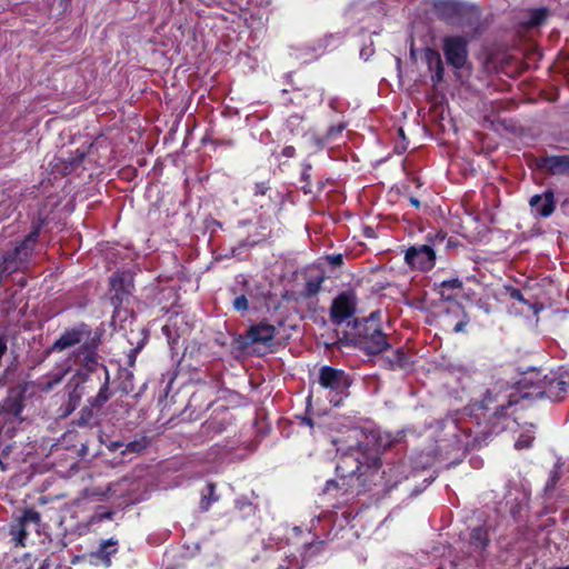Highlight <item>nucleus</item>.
Listing matches in <instances>:
<instances>
[{"instance_id":"7ed1b4c3","label":"nucleus","mask_w":569,"mask_h":569,"mask_svg":"<svg viewBox=\"0 0 569 569\" xmlns=\"http://www.w3.org/2000/svg\"><path fill=\"white\" fill-rule=\"evenodd\" d=\"M363 461L360 459V448L351 449L349 452L343 453L339 457L336 466L338 477L341 479V483L336 480L327 481L325 493L333 495L332 489H336L335 495H348V490L343 489L346 486V479L352 478L358 475V478L363 475L362 471Z\"/></svg>"},{"instance_id":"cd10ccee","label":"nucleus","mask_w":569,"mask_h":569,"mask_svg":"<svg viewBox=\"0 0 569 569\" xmlns=\"http://www.w3.org/2000/svg\"><path fill=\"white\" fill-rule=\"evenodd\" d=\"M389 369H408L410 367V361L402 348L397 349L392 357L385 360Z\"/></svg>"},{"instance_id":"4468645a","label":"nucleus","mask_w":569,"mask_h":569,"mask_svg":"<svg viewBox=\"0 0 569 569\" xmlns=\"http://www.w3.org/2000/svg\"><path fill=\"white\" fill-rule=\"evenodd\" d=\"M408 264L420 270H430L435 266L436 253L428 244L412 246L406 251Z\"/></svg>"},{"instance_id":"a878e982","label":"nucleus","mask_w":569,"mask_h":569,"mask_svg":"<svg viewBox=\"0 0 569 569\" xmlns=\"http://www.w3.org/2000/svg\"><path fill=\"white\" fill-rule=\"evenodd\" d=\"M67 371H68V369L60 370V371L52 372L46 377L38 379V381H37L38 390H40L42 392L51 391L56 386H58L62 381Z\"/></svg>"},{"instance_id":"37998d69","label":"nucleus","mask_w":569,"mask_h":569,"mask_svg":"<svg viewBox=\"0 0 569 569\" xmlns=\"http://www.w3.org/2000/svg\"><path fill=\"white\" fill-rule=\"evenodd\" d=\"M521 487H522L521 491H520V490H518V489H517L515 492H513V491H511V490H509V491L507 492V495H508V496H513V495H516V496H517V495H520V493H521L523 497H528V496H530V495H531V491H530V490H528L527 488H525V486H523V485H521Z\"/></svg>"},{"instance_id":"6e6552de","label":"nucleus","mask_w":569,"mask_h":569,"mask_svg":"<svg viewBox=\"0 0 569 569\" xmlns=\"http://www.w3.org/2000/svg\"><path fill=\"white\" fill-rule=\"evenodd\" d=\"M23 406L18 398H8L0 407V446L4 438H12L13 433L21 422V412Z\"/></svg>"},{"instance_id":"bb28decb","label":"nucleus","mask_w":569,"mask_h":569,"mask_svg":"<svg viewBox=\"0 0 569 569\" xmlns=\"http://www.w3.org/2000/svg\"><path fill=\"white\" fill-rule=\"evenodd\" d=\"M561 480V465L556 463L552 469L549 471L548 479L543 486V493L547 496H551L555 493L557 487L560 485Z\"/></svg>"},{"instance_id":"2eb2a0df","label":"nucleus","mask_w":569,"mask_h":569,"mask_svg":"<svg viewBox=\"0 0 569 569\" xmlns=\"http://www.w3.org/2000/svg\"><path fill=\"white\" fill-rule=\"evenodd\" d=\"M119 541L116 538L101 540L98 548L89 555L90 563L102 565L106 568L111 566V558L118 552Z\"/></svg>"},{"instance_id":"423d86ee","label":"nucleus","mask_w":569,"mask_h":569,"mask_svg":"<svg viewBox=\"0 0 569 569\" xmlns=\"http://www.w3.org/2000/svg\"><path fill=\"white\" fill-rule=\"evenodd\" d=\"M518 402V395H508L495 386L486 391L483 398L477 403L479 409L485 410L488 417H502L506 409Z\"/></svg>"},{"instance_id":"680f3d73","label":"nucleus","mask_w":569,"mask_h":569,"mask_svg":"<svg viewBox=\"0 0 569 569\" xmlns=\"http://www.w3.org/2000/svg\"><path fill=\"white\" fill-rule=\"evenodd\" d=\"M303 189H305V193L310 192V190H309V189H307L306 187H303Z\"/></svg>"},{"instance_id":"c03bdc74","label":"nucleus","mask_w":569,"mask_h":569,"mask_svg":"<svg viewBox=\"0 0 569 569\" xmlns=\"http://www.w3.org/2000/svg\"><path fill=\"white\" fill-rule=\"evenodd\" d=\"M296 153V149L292 146L284 147L282 149V156L287 158H292Z\"/></svg>"},{"instance_id":"f704fd0d","label":"nucleus","mask_w":569,"mask_h":569,"mask_svg":"<svg viewBox=\"0 0 569 569\" xmlns=\"http://www.w3.org/2000/svg\"><path fill=\"white\" fill-rule=\"evenodd\" d=\"M532 441H533L532 437L522 435L516 441L515 447L517 449H526L531 446Z\"/></svg>"},{"instance_id":"8fccbe9b","label":"nucleus","mask_w":569,"mask_h":569,"mask_svg":"<svg viewBox=\"0 0 569 569\" xmlns=\"http://www.w3.org/2000/svg\"><path fill=\"white\" fill-rule=\"evenodd\" d=\"M392 445V441L389 439V436H387L386 442L383 443V447H390ZM379 446H382V437H380V443Z\"/></svg>"},{"instance_id":"5fc2aeb1","label":"nucleus","mask_w":569,"mask_h":569,"mask_svg":"<svg viewBox=\"0 0 569 569\" xmlns=\"http://www.w3.org/2000/svg\"><path fill=\"white\" fill-rule=\"evenodd\" d=\"M56 569H71V568L67 567V566H58V567H56Z\"/></svg>"},{"instance_id":"c9c22d12","label":"nucleus","mask_w":569,"mask_h":569,"mask_svg":"<svg viewBox=\"0 0 569 569\" xmlns=\"http://www.w3.org/2000/svg\"><path fill=\"white\" fill-rule=\"evenodd\" d=\"M270 189L268 181L257 182L254 184V196H264L267 191Z\"/></svg>"},{"instance_id":"7c9ffc66","label":"nucleus","mask_w":569,"mask_h":569,"mask_svg":"<svg viewBox=\"0 0 569 569\" xmlns=\"http://www.w3.org/2000/svg\"><path fill=\"white\" fill-rule=\"evenodd\" d=\"M323 280V277L309 279L305 286V296L308 298L316 296L320 291Z\"/></svg>"},{"instance_id":"4be33fe9","label":"nucleus","mask_w":569,"mask_h":569,"mask_svg":"<svg viewBox=\"0 0 569 569\" xmlns=\"http://www.w3.org/2000/svg\"><path fill=\"white\" fill-rule=\"evenodd\" d=\"M540 167L548 170L551 174H568L569 153L545 157L541 159Z\"/></svg>"},{"instance_id":"c756f323","label":"nucleus","mask_w":569,"mask_h":569,"mask_svg":"<svg viewBox=\"0 0 569 569\" xmlns=\"http://www.w3.org/2000/svg\"><path fill=\"white\" fill-rule=\"evenodd\" d=\"M149 443H150V441H149L148 437L141 436L132 441H129L128 443H124V449L121 451V455H123V456L127 453L139 455L148 448Z\"/></svg>"},{"instance_id":"dca6fc26","label":"nucleus","mask_w":569,"mask_h":569,"mask_svg":"<svg viewBox=\"0 0 569 569\" xmlns=\"http://www.w3.org/2000/svg\"><path fill=\"white\" fill-rule=\"evenodd\" d=\"M445 312L443 325L451 327L453 332H463L469 323V317L463 307L458 302H452L445 309Z\"/></svg>"},{"instance_id":"20e7f679","label":"nucleus","mask_w":569,"mask_h":569,"mask_svg":"<svg viewBox=\"0 0 569 569\" xmlns=\"http://www.w3.org/2000/svg\"><path fill=\"white\" fill-rule=\"evenodd\" d=\"M319 385L330 392H333V398L330 399V402L333 406H339L342 396L346 395L348 388L351 386L350 376L347 375L343 370L336 369L329 366H323L319 370Z\"/></svg>"},{"instance_id":"72a5a7b5","label":"nucleus","mask_w":569,"mask_h":569,"mask_svg":"<svg viewBox=\"0 0 569 569\" xmlns=\"http://www.w3.org/2000/svg\"><path fill=\"white\" fill-rule=\"evenodd\" d=\"M233 308L237 310V311H247L248 310V299L246 297V295H240L238 297H236V299L233 300Z\"/></svg>"},{"instance_id":"de8ad7c7","label":"nucleus","mask_w":569,"mask_h":569,"mask_svg":"<svg viewBox=\"0 0 569 569\" xmlns=\"http://www.w3.org/2000/svg\"><path fill=\"white\" fill-rule=\"evenodd\" d=\"M206 488L208 489V498H212L213 491H214V485L213 483H207ZM202 498H207L204 493H202Z\"/></svg>"},{"instance_id":"2f4dec72","label":"nucleus","mask_w":569,"mask_h":569,"mask_svg":"<svg viewBox=\"0 0 569 569\" xmlns=\"http://www.w3.org/2000/svg\"><path fill=\"white\" fill-rule=\"evenodd\" d=\"M117 515V511L106 510L104 508L99 507L91 517V523H98L103 520L116 519Z\"/></svg>"},{"instance_id":"412c9836","label":"nucleus","mask_w":569,"mask_h":569,"mask_svg":"<svg viewBox=\"0 0 569 569\" xmlns=\"http://www.w3.org/2000/svg\"><path fill=\"white\" fill-rule=\"evenodd\" d=\"M111 291L113 292L111 297L112 305L114 308L120 306L131 293V282L126 280L123 277L117 276L111 278L110 280Z\"/></svg>"},{"instance_id":"ddd939ff","label":"nucleus","mask_w":569,"mask_h":569,"mask_svg":"<svg viewBox=\"0 0 569 569\" xmlns=\"http://www.w3.org/2000/svg\"><path fill=\"white\" fill-rule=\"evenodd\" d=\"M100 342L101 333L94 332L92 338L84 340L76 352V358L79 359L81 366L88 371L92 372L100 366V357L97 352Z\"/></svg>"},{"instance_id":"a19ab883","label":"nucleus","mask_w":569,"mask_h":569,"mask_svg":"<svg viewBox=\"0 0 569 569\" xmlns=\"http://www.w3.org/2000/svg\"><path fill=\"white\" fill-rule=\"evenodd\" d=\"M509 295H510V298H512L513 300H517V301H520V302H525L523 295H522V292L519 289L510 288L509 289Z\"/></svg>"},{"instance_id":"c85d7f7f","label":"nucleus","mask_w":569,"mask_h":569,"mask_svg":"<svg viewBox=\"0 0 569 569\" xmlns=\"http://www.w3.org/2000/svg\"><path fill=\"white\" fill-rule=\"evenodd\" d=\"M360 448V459L363 461L362 471L365 470H377L381 466V459L376 452H369L359 446Z\"/></svg>"},{"instance_id":"473e14b6","label":"nucleus","mask_w":569,"mask_h":569,"mask_svg":"<svg viewBox=\"0 0 569 569\" xmlns=\"http://www.w3.org/2000/svg\"><path fill=\"white\" fill-rule=\"evenodd\" d=\"M548 11L545 8L535 9L530 12L529 24L540 26L547 19Z\"/></svg>"},{"instance_id":"aec40b11","label":"nucleus","mask_w":569,"mask_h":569,"mask_svg":"<svg viewBox=\"0 0 569 569\" xmlns=\"http://www.w3.org/2000/svg\"><path fill=\"white\" fill-rule=\"evenodd\" d=\"M423 56L429 71L433 73L431 76V81L433 86H437L438 83L442 82L445 74L441 56L437 50L431 48H427Z\"/></svg>"},{"instance_id":"393cba45","label":"nucleus","mask_w":569,"mask_h":569,"mask_svg":"<svg viewBox=\"0 0 569 569\" xmlns=\"http://www.w3.org/2000/svg\"><path fill=\"white\" fill-rule=\"evenodd\" d=\"M276 328L269 323H259L250 327L248 338L252 343H268L274 338Z\"/></svg>"},{"instance_id":"a211bd4d","label":"nucleus","mask_w":569,"mask_h":569,"mask_svg":"<svg viewBox=\"0 0 569 569\" xmlns=\"http://www.w3.org/2000/svg\"><path fill=\"white\" fill-rule=\"evenodd\" d=\"M489 532L485 526L476 527L470 531L469 535V556L478 562L483 558V552L489 545Z\"/></svg>"},{"instance_id":"39448f33","label":"nucleus","mask_w":569,"mask_h":569,"mask_svg":"<svg viewBox=\"0 0 569 569\" xmlns=\"http://www.w3.org/2000/svg\"><path fill=\"white\" fill-rule=\"evenodd\" d=\"M41 517L33 509L27 508L10 525L11 540L17 547H26L31 531L40 532Z\"/></svg>"},{"instance_id":"9b49d317","label":"nucleus","mask_w":569,"mask_h":569,"mask_svg":"<svg viewBox=\"0 0 569 569\" xmlns=\"http://www.w3.org/2000/svg\"><path fill=\"white\" fill-rule=\"evenodd\" d=\"M569 388V378L550 373L539 379L536 386L535 396L539 398H548L551 401H560L562 395Z\"/></svg>"},{"instance_id":"a18cd8bd","label":"nucleus","mask_w":569,"mask_h":569,"mask_svg":"<svg viewBox=\"0 0 569 569\" xmlns=\"http://www.w3.org/2000/svg\"><path fill=\"white\" fill-rule=\"evenodd\" d=\"M122 447L124 448V443H123V442H121V441H112V442H110V443L108 445V449H109L110 451H117L118 449H120V448H122Z\"/></svg>"},{"instance_id":"f3484780","label":"nucleus","mask_w":569,"mask_h":569,"mask_svg":"<svg viewBox=\"0 0 569 569\" xmlns=\"http://www.w3.org/2000/svg\"><path fill=\"white\" fill-rule=\"evenodd\" d=\"M38 233H30L19 246H17L11 253H8L3 258H10V266H16L17 270L24 266L34 248L37 242Z\"/></svg>"},{"instance_id":"79ce46f5","label":"nucleus","mask_w":569,"mask_h":569,"mask_svg":"<svg viewBox=\"0 0 569 569\" xmlns=\"http://www.w3.org/2000/svg\"><path fill=\"white\" fill-rule=\"evenodd\" d=\"M297 419L299 420L300 426L309 427L310 429L315 426L313 420L308 416H297Z\"/></svg>"},{"instance_id":"9d476101","label":"nucleus","mask_w":569,"mask_h":569,"mask_svg":"<svg viewBox=\"0 0 569 569\" xmlns=\"http://www.w3.org/2000/svg\"><path fill=\"white\" fill-rule=\"evenodd\" d=\"M442 50L447 62L455 69H461L468 61V39L462 36H448L443 38Z\"/></svg>"},{"instance_id":"f8f14e48","label":"nucleus","mask_w":569,"mask_h":569,"mask_svg":"<svg viewBox=\"0 0 569 569\" xmlns=\"http://www.w3.org/2000/svg\"><path fill=\"white\" fill-rule=\"evenodd\" d=\"M91 330L88 325L80 323L69 330H66L50 347L48 352L62 351L64 349L82 345L84 340L92 338Z\"/></svg>"},{"instance_id":"5701e85b","label":"nucleus","mask_w":569,"mask_h":569,"mask_svg":"<svg viewBox=\"0 0 569 569\" xmlns=\"http://www.w3.org/2000/svg\"><path fill=\"white\" fill-rule=\"evenodd\" d=\"M87 375L78 371L68 382V401L71 406H79L84 395V382L87 381Z\"/></svg>"},{"instance_id":"58836bf2","label":"nucleus","mask_w":569,"mask_h":569,"mask_svg":"<svg viewBox=\"0 0 569 569\" xmlns=\"http://www.w3.org/2000/svg\"><path fill=\"white\" fill-rule=\"evenodd\" d=\"M77 407L78 406H71V402L67 401V403L60 408V410H61L60 417H68L76 410Z\"/></svg>"},{"instance_id":"b1692460","label":"nucleus","mask_w":569,"mask_h":569,"mask_svg":"<svg viewBox=\"0 0 569 569\" xmlns=\"http://www.w3.org/2000/svg\"><path fill=\"white\" fill-rule=\"evenodd\" d=\"M435 286L441 300L452 303L456 302L457 292L462 289V281L458 278H452L443 280L439 284L435 283Z\"/></svg>"},{"instance_id":"bf43d9fd","label":"nucleus","mask_w":569,"mask_h":569,"mask_svg":"<svg viewBox=\"0 0 569 569\" xmlns=\"http://www.w3.org/2000/svg\"><path fill=\"white\" fill-rule=\"evenodd\" d=\"M291 119H296V120H298V119H299V117H298V116H292V117L290 118V120H291Z\"/></svg>"},{"instance_id":"603ef678","label":"nucleus","mask_w":569,"mask_h":569,"mask_svg":"<svg viewBox=\"0 0 569 569\" xmlns=\"http://www.w3.org/2000/svg\"><path fill=\"white\" fill-rule=\"evenodd\" d=\"M309 177H310V176H309V173L305 170V171L302 172V179L308 180V179H309Z\"/></svg>"},{"instance_id":"4d7b16f0","label":"nucleus","mask_w":569,"mask_h":569,"mask_svg":"<svg viewBox=\"0 0 569 569\" xmlns=\"http://www.w3.org/2000/svg\"><path fill=\"white\" fill-rule=\"evenodd\" d=\"M79 561V557H76L73 560H72V563H76Z\"/></svg>"},{"instance_id":"864d4df0","label":"nucleus","mask_w":569,"mask_h":569,"mask_svg":"<svg viewBox=\"0 0 569 569\" xmlns=\"http://www.w3.org/2000/svg\"><path fill=\"white\" fill-rule=\"evenodd\" d=\"M278 569H290L289 565H280Z\"/></svg>"},{"instance_id":"6ab92c4d","label":"nucleus","mask_w":569,"mask_h":569,"mask_svg":"<svg viewBox=\"0 0 569 569\" xmlns=\"http://www.w3.org/2000/svg\"><path fill=\"white\" fill-rule=\"evenodd\" d=\"M529 204L535 214L547 218L555 211V196L551 190L545 191L542 194H535L530 198Z\"/></svg>"},{"instance_id":"0eeeda50","label":"nucleus","mask_w":569,"mask_h":569,"mask_svg":"<svg viewBox=\"0 0 569 569\" xmlns=\"http://www.w3.org/2000/svg\"><path fill=\"white\" fill-rule=\"evenodd\" d=\"M106 377L96 396L87 399V405L81 409L77 425L80 427L89 426L94 417L103 409L104 405L112 396L110 390V376L108 369L103 366Z\"/></svg>"},{"instance_id":"13d9d810","label":"nucleus","mask_w":569,"mask_h":569,"mask_svg":"<svg viewBox=\"0 0 569 569\" xmlns=\"http://www.w3.org/2000/svg\"><path fill=\"white\" fill-rule=\"evenodd\" d=\"M299 562L295 560V569H298Z\"/></svg>"},{"instance_id":"f257e3e1","label":"nucleus","mask_w":569,"mask_h":569,"mask_svg":"<svg viewBox=\"0 0 569 569\" xmlns=\"http://www.w3.org/2000/svg\"><path fill=\"white\" fill-rule=\"evenodd\" d=\"M380 320L381 313L377 310L362 320L352 321L356 346L367 355H379L391 347L388 336L381 329Z\"/></svg>"},{"instance_id":"09e8293b","label":"nucleus","mask_w":569,"mask_h":569,"mask_svg":"<svg viewBox=\"0 0 569 569\" xmlns=\"http://www.w3.org/2000/svg\"><path fill=\"white\" fill-rule=\"evenodd\" d=\"M409 202H410L413 207H416V208H419V207H420V201H419L417 198H415V197H410V198H409Z\"/></svg>"},{"instance_id":"f03ea898","label":"nucleus","mask_w":569,"mask_h":569,"mask_svg":"<svg viewBox=\"0 0 569 569\" xmlns=\"http://www.w3.org/2000/svg\"><path fill=\"white\" fill-rule=\"evenodd\" d=\"M439 19L452 27L478 30L480 11L473 6L458 0H440L435 3Z\"/></svg>"},{"instance_id":"1a4fd4ad","label":"nucleus","mask_w":569,"mask_h":569,"mask_svg":"<svg viewBox=\"0 0 569 569\" xmlns=\"http://www.w3.org/2000/svg\"><path fill=\"white\" fill-rule=\"evenodd\" d=\"M357 297L352 291H345L337 296L330 307V320L333 325L340 326L347 322L351 326L356 313Z\"/></svg>"},{"instance_id":"052dcab7","label":"nucleus","mask_w":569,"mask_h":569,"mask_svg":"<svg viewBox=\"0 0 569 569\" xmlns=\"http://www.w3.org/2000/svg\"><path fill=\"white\" fill-rule=\"evenodd\" d=\"M209 501H210V500H208V501H207V505H206V507H204V509H206V510H207V509H209Z\"/></svg>"},{"instance_id":"ea45409f","label":"nucleus","mask_w":569,"mask_h":569,"mask_svg":"<svg viewBox=\"0 0 569 569\" xmlns=\"http://www.w3.org/2000/svg\"><path fill=\"white\" fill-rule=\"evenodd\" d=\"M328 262L333 267H339L342 264V254H331L327 257Z\"/></svg>"},{"instance_id":"4c0bfd02","label":"nucleus","mask_w":569,"mask_h":569,"mask_svg":"<svg viewBox=\"0 0 569 569\" xmlns=\"http://www.w3.org/2000/svg\"><path fill=\"white\" fill-rule=\"evenodd\" d=\"M131 378H132V375L128 372L127 378L121 382V389L126 393H129L133 390L132 385L130 382Z\"/></svg>"},{"instance_id":"3c124183","label":"nucleus","mask_w":569,"mask_h":569,"mask_svg":"<svg viewBox=\"0 0 569 569\" xmlns=\"http://www.w3.org/2000/svg\"><path fill=\"white\" fill-rule=\"evenodd\" d=\"M48 567H49V563H48V560H46V561L41 565V567H40L39 569H48Z\"/></svg>"},{"instance_id":"49530a36","label":"nucleus","mask_w":569,"mask_h":569,"mask_svg":"<svg viewBox=\"0 0 569 569\" xmlns=\"http://www.w3.org/2000/svg\"><path fill=\"white\" fill-rule=\"evenodd\" d=\"M23 560L27 562V567L24 569H29L32 566L34 558L31 553H26L23 556Z\"/></svg>"},{"instance_id":"e433bc0d","label":"nucleus","mask_w":569,"mask_h":569,"mask_svg":"<svg viewBox=\"0 0 569 569\" xmlns=\"http://www.w3.org/2000/svg\"><path fill=\"white\" fill-rule=\"evenodd\" d=\"M345 129V126L343 124H337V126H331L328 130H327V133H326V137L328 139H332L335 138L337 134L341 133Z\"/></svg>"},{"instance_id":"6e6d98bb","label":"nucleus","mask_w":569,"mask_h":569,"mask_svg":"<svg viewBox=\"0 0 569 569\" xmlns=\"http://www.w3.org/2000/svg\"><path fill=\"white\" fill-rule=\"evenodd\" d=\"M556 569H569V566H565V567H557Z\"/></svg>"}]
</instances>
